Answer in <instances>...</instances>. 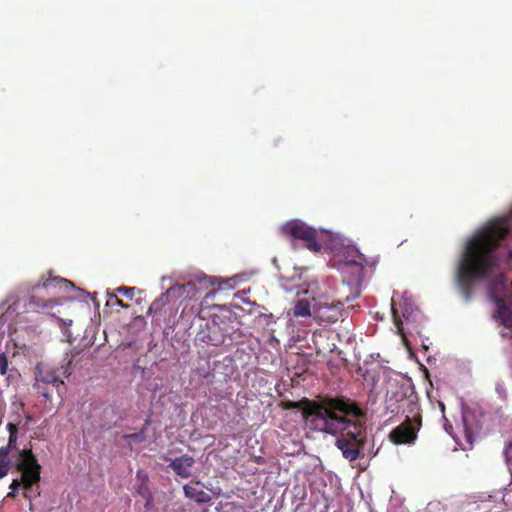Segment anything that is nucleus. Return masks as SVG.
Returning <instances> with one entry per match:
<instances>
[{
    "instance_id": "obj_1",
    "label": "nucleus",
    "mask_w": 512,
    "mask_h": 512,
    "mask_svg": "<svg viewBox=\"0 0 512 512\" xmlns=\"http://www.w3.org/2000/svg\"><path fill=\"white\" fill-rule=\"evenodd\" d=\"M512 231V207L478 229L466 242L458 260L455 281L465 301L473 295L474 283L487 278L498 266V249Z\"/></svg>"
},
{
    "instance_id": "obj_15",
    "label": "nucleus",
    "mask_w": 512,
    "mask_h": 512,
    "mask_svg": "<svg viewBox=\"0 0 512 512\" xmlns=\"http://www.w3.org/2000/svg\"><path fill=\"white\" fill-rule=\"evenodd\" d=\"M11 467H14V458H12V454L8 453L4 449H0V479L8 474Z\"/></svg>"
},
{
    "instance_id": "obj_18",
    "label": "nucleus",
    "mask_w": 512,
    "mask_h": 512,
    "mask_svg": "<svg viewBox=\"0 0 512 512\" xmlns=\"http://www.w3.org/2000/svg\"><path fill=\"white\" fill-rule=\"evenodd\" d=\"M8 371V358L5 353L0 354V374L5 375Z\"/></svg>"
},
{
    "instance_id": "obj_2",
    "label": "nucleus",
    "mask_w": 512,
    "mask_h": 512,
    "mask_svg": "<svg viewBox=\"0 0 512 512\" xmlns=\"http://www.w3.org/2000/svg\"><path fill=\"white\" fill-rule=\"evenodd\" d=\"M288 408L302 410L307 426L318 432L339 435L350 442H366L367 433L363 424L347 418L348 415L360 416V408L342 397H324L320 401L304 399L289 402Z\"/></svg>"
},
{
    "instance_id": "obj_11",
    "label": "nucleus",
    "mask_w": 512,
    "mask_h": 512,
    "mask_svg": "<svg viewBox=\"0 0 512 512\" xmlns=\"http://www.w3.org/2000/svg\"><path fill=\"white\" fill-rule=\"evenodd\" d=\"M194 458L189 455H183L175 458L169 464V467L180 477L188 478L191 475L190 469L194 465Z\"/></svg>"
},
{
    "instance_id": "obj_22",
    "label": "nucleus",
    "mask_w": 512,
    "mask_h": 512,
    "mask_svg": "<svg viewBox=\"0 0 512 512\" xmlns=\"http://www.w3.org/2000/svg\"><path fill=\"white\" fill-rule=\"evenodd\" d=\"M114 304L117 305V306H120L122 308H128V305L125 304L121 299H119L118 297H114Z\"/></svg>"
},
{
    "instance_id": "obj_21",
    "label": "nucleus",
    "mask_w": 512,
    "mask_h": 512,
    "mask_svg": "<svg viewBox=\"0 0 512 512\" xmlns=\"http://www.w3.org/2000/svg\"><path fill=\"white\" fill-rule=\"evenodd\" d=\"M505 455L507 458H512V441L506 446Z\"/></svg>"
},
{
    "instance_id": "obj_6",
    "label": "nucleus",
    "mask_w": 512,
    "mask_h": 512,
    "mask_svg": "<svg viewBox=\"0 0 512 512\" xmlns=\"http://www.w3.org/2000/svg\"><path fill=\"white\" fill-rule=\"evenodd\" d=\"M279 232L287 239L301 240L304 247L312 252H318L322 248L318 241L317 231L302 221H288L280 227Z\"/></svg>"
},
{
    "instance_id": "obj_20",
    "label": "nucleus",
    "mask_w": 512,
    "mask_h": 512,
    "mask_svg": "<svg viewBox=\"0 0 512 512\" xmlns=\"http://www.w3.org/2000/svg\"><path fill=\"white\" fill-rule=\"evenodd\" d=\"M392 313H393L394 322H395L396 326L398 327V329L400 330L401 329V326H400L401 320L399 319L397 311L394 307H392Z\"/></svg>"
},
{
    "instance_id": "obj_3",
    "label": "nucleus",
    "mask_w": 512,
    "mask_h": 512,
    "mask_svg": "<svg viewBox=\"0 0 512 512\" xmlns=\"http://www.w3.org/2000/svg\"><path fill=\"white\" fill-rule=\"evenodd\" d=\"M9 439L6 446L1 447L14 458V469L20 473V478L13 479L10 484L11 491L7 497H16L19 489H23V497L30 502L40 496L41 466L32 451L31 445L23 449L17 447V424L8 423ZM32 508V503H30Z\"/></svg>"
},
{
    "instance_id": "obj_13",
    "label": "nucleus",
    "mask_w": 512,
    "mask_h": 512,
    "mask_svg": "<svg viewBox=\"0 0 512 512\" xmlns=\"http://www.w3.org/2000/svg\"><path fill=\"white\" fill-rule=\"evenodd\" d=\"M347 262L350 264H354L359 266L360 268H364L366 266L374 265V262L367 258L364 254H362L356 248H349L347 250Z\"/></svg>"
},
{
    "instance_id": "obj_4",
    "label": "nucleus",
    "mask_w": 512,
    "mask_h": 512,
    "mask_svg": "<svg viewBox=\"0 0 512 512\" xmlns=\"http://www.w3.org/2000/svg\"><path fill=\"white\" fill-rule=\"evenodd\" d=\"M68 286H73V283L61 277H53L51 276V273L43 274L37 282H24L17 286L15 290L12 291L2 303L4 315L10 316L19 315L22 313L19 307L21 302V295L35 292L39 289H45L47 292H49L50 290L56 289L58 287L67 288ZM59 305V300L55 298L45 300L36 295H31L28 301L25 303L23 312L45 313L53 317H57L53 310Z\"/></svg>"
},
{
    "instance_id": "obj_16",
    "label": "nucleus",
    "mask_w": 512,
    "mask_h": 512,
    "mask_svg": "<svg viewBox=\"0 0 512 512\" xmlns=\"http://www.w3.org/2000/svg\"><path fill=\"white\" fill-rule=\"evenodd\" d=\"M295 317H308L312 315L310 303L306 299L298 300L293 308Z\"/></svg>"
},
{
    "instance_id": "obj_19",
    "label": "nucleus",
    "mask_w": 512,
    "mask_h": 512,
    "mask_svg": "<svg viewBox=\"0 0 512 512\" xmlns=\"http://www.w3.org/2000/svg\"><path fill=\"white\" fill-rule=\"evenodd\" d=\"M126 439H133L136 441H142L144 439V435L142 432L140 433H132L125 436Z\"/></svg>"
},
{
    "instance_id": "obj_17",
    "label": "nucleus",
    "mask_w": 512,
    "mask_h": 512,
    "mask_svg": "<svg viewBox=\"0 0 512 512\" xmlns=\"http://www.w3.org/2000/svg\"><path fill=\"white\" fill-rule=\"evenodd\" d=\"M116 291L118 293H120L121 295H124L127 298L132 299L134 297V295H135L136 288L135 287L122 286V287H119Z\"/></svg>"
},
{
    "instance_id": "obj_23",
    "label": "nucleus",
    "mask_w": 512,
    "mask_h": 512,
    "mask_svg": "<svg viewBox=\"0 0 512 512\" xmlns=\"http://www.w3.org/2000/svg\"><path fill=\"white\" fill-rule=\"evenodd\" d=\"M30 420H31V416H30V415H27V416H26V424H28V423L30 422Z\"/></svg>"
},
{
    "instance_id": "obj_12",
    "label": "nucleus",
    "mask_w": 512,
    "mask_h": 512,
    "mask_svg": "<svg viewBox=\"0 0 512 512\" xmlns=\"http://www.w3.org/2000/svg\"><path fill=\"white\" fill-rule=\"evenodd\" d=\"M184 289L185 285H177L169 288L165 293L161 294L160 297H158L151 303L147 311V314L154 315L157 312L161 311L162 308L169 302V297L171 294H174L176 292H183Z\"/></svg>"
},
{
    "instance_id": "obj_8",
    "label": "nucleus",
    "mask_w": 512,
    "mask_h": 512,
    "mask_svg": "<svg viewBox=\"0 0 512 512\" xmlns=\"http://www.w3.org/2000/svg\"><path fill=\"white\" fill-rule=\"evenodd\" d=\"M342 312V304L319 303L313 309V317L319 324H332L338 321Z\"/></svg>"
},
{
    "instance_id": "obj_14",
    "label": "nucleus",
    "mask_w": 512,
    "mask_h": 512,
    "mask_svg": "<svg viewBox=\"0 0 512 512\" xmlns=\"http://www.w3.org/2000/svg\"><path fill=\"white\" fill-rule=\"evenodd\" d=\"M183 490L186 497L195 500L197 503H208L211 500L208 493L203 490H198L190 485H185Z\"/></svg>"
},
{
    "instance_id": "obj_24",
    "label": "nucleus",
    "mask_w": 512,
    "mask_h": 512,
    "mask_svg": "<svg viewBox=\"0 0 512 512\" xmlns=\"http://www.w3.org/2000/svg\"><path fill=\"white\" fill-rule=\"evenodd\" d=\"M502 280H503V276L501 275V276L498 277L497 281L502 283Z\"/></svg>"
},
{
    "instance_id": "obj_9",
    "label": "nucleus",
    "mask_w": 512,
    "mask_h": 512,
    "mask_svg": "<svg viewBox=\"0 0 512 512\" xmlns=\"http://www.w3.org/2000/svg\"><path fill=\"white\" fill-rule=\"evenodd\" d=\"M497 310L493 317L503 326L506 331H502L501 335L512 341V306L507 305L502 299H496Z\"/></svg>"
},
{
    "instance_id": "obj_25",
    "label": "nucleus",
    "mask_w": 512,
    "mask_h": 512,
    "mask_svg": "<svg viewBox=\"0 0 512 512\" xmlns=\"http://www.w3.org/2000/svg\"><path fill=\"white\" fill-rule=\"evenodd\" d=\"M509 258H512V250L509 251Z\"/></svg>"
},
{
    "instance_id": "obj_5",
    "label": "nucleus",
    "mask_w": 512,
    "mask_h": 512,
    "mask_svg": "<svg viewBox=\"0 0 512 512\" xmlns=\"http://www.w3.org/2000/svg\"><path fill=\"white\" fill-rule=\"evenodd\" d=\"M386 403L387 409L392 413L402 410V413L406 415L405 421L390 432V440L398 445L414 443L422 425L417 395L414 393L406 395L402 388H398L391 395H389V392L387 393Z\"/></svg>"
},
{
    "instance_id": "obj_10",
    "label": "nucleus",
    "mask_w": 512,
    "mask_h": 512,
    "mask_svg": "<svg viewBox=\"0 0 512 512\" xmlns=\"http://www.w3.org/2000/svg\"><path fill=\"white\" fill-rule=\"evenodd\" d=\"M364 443L346 441L344 438H337L336 447L342 452V456L349 460L355 461L361 455V449Z\"/></svg>"
},
{
    "instance_id": "obj_7",
    "label": "nucleus",
    "mask_w": 512,
    "mask_h": 512,
    "mask_svg": "<svg viewBox=\"0 0 512 512\" xmlns=\"http://www.w3.org/2000/svg\"><path fill=\"white\" fill-rule=\"evenodd\" d=\"M36 370L35 387L47 400L50 399V393L46 388L42 387V385L51 384L56 388L59 394L62 392L64 388V381L60 379L55 370L41 365H38Z\"/></svg>"
}]
</instances>
